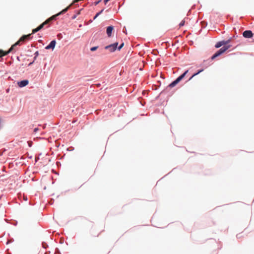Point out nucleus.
<instances>
[{
	"label": "nucleus",
	"instance_id": "f257e3e1",
	"mask_svg": "<svg viewBox=\"0 0 254 254\" xmlns=\"http://www.w3.org/2000/svg\"><path fill=\"white\" fill-rule=\"evenodd\" d=\"M231 40L229 39L227 41H221L218 43H217L215 46V47L216 48H218L222 46H224L222 48H221L220 49H219L214 55H213L211 59L212 60H214L216 57L219 56L223 53H224L226 51H227L229 48H230L231 46L229 45H227V44L230 42Z\"/></svg>",
	"mask_w": 254,
	"mask_h": 254
},
{
	"label": "nucleus",
	"instance_id": "f03ea898",
	"mask_svg": "<svg viewBox=\"0 0 254 254\" xmlns=\"http://www.w3.org/2000/svg\"><path fill=\"white\" fill-rule=\"evenodd\" d=\"M69 7H70V5L68 6L67 7H66L62 11H61V12H60L58 14H56L55 15H53L52 16H51V17H50L49 18L47 19L45 21H44L43 23L40 24L36 28L33 29L32 32L31 34L35 33L39 31V30H40L41 29H42L44 27V26L45 25L49 24L52 20L55 19V18L57 16H58L59 15H61L62 14L64 13L65 12H66L68 10V9L69 8Z\"/></svg>",
	"mask_w": 254,
	"mask_h": 254
},
{
	"label": "nucleus",
	"instance_id": "7ed1b4c3",
	"mask_svg": "<svg viewBox=\"0 0 254 254\" xmlns=\"http://www.w3.org/2000/svg\"><path fill=\"white\" fill-rule=\"evenodd\" d=\"M189 72V70H186L184 73H183L182 75L179 76L175 80L173 81L172 83H171L169 86L170 87H173L175 85H176L180 81H181L184 77L186 76V75L187 74V73Z\"/></svg>",
	"mask_w": 254,
	"mask_h": 254
},
{
	"label": "nucleus",
	"instance_id": "20e7f679",
	"mask_svg": "<svg viewBox=\"0 0 254 254\" xmlns=\"http://www.w3.org/2000/svg\"><path fill=\"white\" fill-rule=\"evenodd\" d=\"M31 34L23 35L19 40L17 41V45H20L25 41L29 40L31 39Z\"/></svg>",
	"mask_w": 254,
	"mask_h": 254
},
{
	"label": "nucleus",
	"instance_id": "39448f33",
	"mask_svg": "<svg viewBox=\"0 0 254 254\" xmlns=\"http://www.w3.org/2000/svg\"><path fill=\"white\" fill-rule=\"evenodd\" d=\"M118 45V43L116 42L113 44H111L108 46H106L105 47V49L106 50H109L110 52H113L116 51V50L117 49V46Z\"/></svg>",
	"mask_w": 254,
	"mask_h": 254
},
{
	"label": "nucleus",
	"instance_id": "423d86ee",
	"mask_svg": "<svg viewBox=\"0 0 254 254\" xmlns=\"http://www.w3.org/2000/svg\"><path fill=\"white\" fill-rule=\"evenodd\" d=\"M243 35L245 38H250L252 37L253 34L251 30H246L243 32Z\"/></svg>",
	"mask_w": 254,
	"mask_h": 254
},
{
	"label": "nucleus",
	"instance_id": "0eeeda50",
	"mask_svg": "<svg viewBox=\"0 0 254 254\" xmlns=\"http://www.w3.org/2000/svg\"><path fill=\"white\" fill-rule=\"evenodd\" d=\"M17 199H19L20 201H22V200L25 201H27V196L22 194L21 192L17 193Z\"/></svg>",
	"mask_w": 254,
	"mask_h": 254
},
{
	"label": "nucleus",
	"instance_id": "6e6552de",
	"mask_svg": "<svg viewBox=\"0 0 254 254\" xmlns=\"http://www.w3.org/2000/svg\"><path fill=\"white\" fill-rule=\"evenodd\" d=\"M56 41L55 40L52 41L50 43L45 47L46 50H49L52 49L53 50L56 46Z\"/></svg>",
	"mask_w": 254,
	"mask_h": 254
},
{
	"label": "nucleus",
	"instance_id": "1a4fd4ad",
	"mask_svg": "<svg viewBox=\"0 0 254 254\" xmlns=\"http://www.w3.org/2000/svg\"><path fill=\"white\" fill-rule=\"evenodd\" d=\"M29 81L28 80H23L17 83L18 85L20 87H23L28 85Z\"/></svg>",
	"mask_w": 254,
	"mask_h": 254
},
{
	"label": "nucleus",
	"instance_id": "9d476101",
	"mask_svg": "<svg viewBox=\"0 0 254 254\" xmlns=\"http://www.w3.org/2000/svg\"><path fill=\"white\" fill-rule=\"evenodd\" d=\"M113 29L114 27L113 26H110L107 28L106 32L108 37H111Z\"/></svg>",
	"mask_w": 254,
	"mask_h": 254
},
{
	"label": "nucleus",
	"instance_id": "9b49d317",
	"mask_svg": "<svg viewBox=\"0 0 254 254\" xmlns=\"http://www.w3.org/2000/svg\"><path fill=\"white\" fill-rule=\"evenodd\" d=\"M203 71V69H201V70H199L197 73H195L194 74H193L189 79V81L190 80L192 79V78L194 77L195 76H196V75H197L198 74H199V73H200L201 72H202Z\"/></svg>",
	"mask_w": 254,
	"mask_h": 254
},
{
	"label": "nucleus",
	"instance_id": "f8f14e48",
	"mask_svg": "<svg viewBox=\"0 0 254 254\" xmlns=\"http://www.w3.org/2000/svg\"><path fill=\"white\" fill-rule=\"evenodd\" d=\"M42 247L44 249H46L48 247V244L46 242H42Z\"/></svg>",
	"mask_w": 254,
	"mask_h": 254
},
{
	"label": "nucleus",
	"instance_id": "ddd939ff",
	"mask_svg": "<svg viewBox=\"0 0 254 254\" xmlns=\"http://www.w3.org/2000/svg\"><path fill=\"white\" fill-rule=\"evenodd\" d=\"M74 148L73 146H70L68 148H67L66 150L68 151H71L74 150Z\"/></svg>",
	"mask_w": 254,
	"mask_h": 254
},
{
	"label": "nucleus",
	"instance_id": "4468645a",
	"mask_svg": "<svg viewBox=\"0 0 254 254\" xmlns=\"http://www.w3.org/2000/svg\"><path fill=\"white\" fill-rule=\"evenodd\" d=\"M34 61L37 59V57L39 55V53L38 51H36L34 54Z\"/></svg>",
	"mask_w": 254,
	"mask_h": 254
},
{
	"label": "nucleus",
	"instance_id": "2eb2a0df",
	"mask_svg": "<svg viewBox=\"0 0 254 254\" xmlns=\"http://www.w3.org/2000/svg\"><path fill=\"white\" fill-rule=\"evenodd\" d=\"M98 46H96V47H92L91 49H90V50L92 52L93 51H96L97 49H98Z\"/></svg>",
	"mask_w": 254,
	"mask_h": 254
},
{
	"label": "nucleus",
	"instance_id": "dca6fc26",
	"mask_svg": "<svg viewBox=\"0 0 254 254\" xmlns=\"http://www.w3.org/2000/svg\"><path fill=\"white\" fill-rule=\"evenodd\" d=\"M124 43H122V44L120 45V46H119V47H118V48H118V50H120L123 48V47L124 46Z\"/></svg>",
	"mask_w": 254,
	"mask_h": 254
},
{
	"label": "nucleus",
	"instance_id": "f3484780",
	"mask_svg": "<svg viewBox=\"0 0 254 254\" xmlns=\"http://www.w3.org/2000/svg\"><path fill=\"white\" fill-rule=\"evenodd\" d=\"M54 200L53 198H51L49 200V203L50 204H53V203H54Z\"/></svg>",
	"mask_w": 254,
	"mask_h": 254
},
{
	"label": "nucleus",
	"instance_id": "a211bd4d",
	"mask_svg": "<svg viewBox=\"0 0 254 254\" xmlns=\"http://www.w3.org/2000/svg\"><path fill=\"white\" fill-rule=\"evenodd\" d=\"M185 24V21L183 20L180 23V26H183Z\"/></svg>",
	"mask_w": 254,
	"mask_h": 254
},
{
	"label": "nucleus",
	"instance_id": "6ab92c4d",
	"mask_svg": "<svg viewBox=\"0 0 254 254\" xmlns=\"http://www.w3.org/2000/svg\"><path fill=\"white\" fill-rule=\"evenodd\" d=\"M39 130V128L38 127H35L34 130H33V131L34 132H37L38 130Z\"/></svg>",
	"mask_w": 254,
	"mask_h": 254
},
{
	"label": "nucleus",
	"instance_id": "aec40b11",
	"mask_svg": "<svg viewBox=\"0 0 254 254\" xmlns=\"http://www.w3.org/2000/svg\"><path fill=\"white\" fill-rule=\"evenodd\" d=\"M101 1V0H99L98 1H96L94 2V4L95 5L98 4Z\"/></svg>",
	"mask_w": 254,
	"mask_h": 254
},
{
	"label": "nucleus",
	"instance_id": "412c9836",
	"mask_svg": "<svg viewBox=\"0 0 254 254\" xmlns=\"http://www.w3.org/2000/svg\"><path fill=\"white\" fill-rule=\"evenodd\" d=\"M55 253L56 254H58V253H59L60 254V250L58 248H56V250H55Z\"/></svg>",
	"mask_w": 254,
	"mask_h": 254
},
{
	"label": "nucleus",
	"instance_id": "4be33fe9",
	"mask_svg": "<svg viewBox=\"0 0 254 254\" xmlns=\"http://www.w3.org/2000/svg\"><path fill=\"white\" fill-rule=\"evenodd\" d=\"M103 11L104 9H102L100 12H98L97 14L99 15L103 12Z\"/></svg>",
	"mask_w": 254,
	"mask_h": 254
},
{
	"label": "nucleus",
	"instance_id": "5701e85b",
	"mask_svg": "<svg viewBox=\"0 0 254 254\" xmlns=\"http://www.w3.org/2000/svg\"><path fill=\"white\" fill-rule=\"evenodd\" d=\"M103 11L104 9H102L100 12H98L97 14L99 15L103 12Z\"/></svg>",
	"mask_w": 254,
	"mask_h": 254
},
{
	"label": "nucleus",
	"instance_id": "b1692460",
	"mask_svg": "<svg viewBox=\"0 0 254 254\" xmlns=\"http://www.w3.org/2000/svg\"><path fill=\"white\" fill-rule=\"evenodd\" d=\"M39 160V157H35V161L37 162Z\"/></svg>",
	"mask_w": 254,
	"mask_h": 254
},
{
	"label": "nucleus",
	"instance_id": "393cba45",
	"mask_svg": "<svg viewBox=\"0 0 254 254\" xmlns=\"http://www.w3.org/2000/svg\"><path fill=\"white\" fill-rule=\"evenodd\" d=\"M110 0H104V3H105V4H107V3L109 1H110Z\"/></svg>",
	"mask_w": 254,
	"mask_h": 254
},
{
	"label": "nucleus",
	"instance_id": "a878e982",
	"mask_svg": "<svg viewBox=\"0 0 254 254\" xmlns=\"http://www.w3.org/2000/svg\"><path fill=\"white\" fill-rule=\"evenodd\" d=\"M98 16H99V15L97 13V14L95 15V16H94V18H93V19H94V20H95V19H96V18H97Z\"/></svg>",
	"mask_w": 254,
	"mask_h": 254
},
{
	"label": "nucleus",
	"instance_id": "bb28decb",
	"mask_svg": "<svg viewBox=\"0 0 254 254\" xmlns=\"http://www.w3.org/2000/svg\"><path fill=\"white\" fill-rule=\"evenodd\" d=\"M81 10H82V9H80V10H79V11L77 12V15H79V14H80V11H81Z\"/></svg>",
	"mask_w": 254,
	"mask_h": 254
},
{
	"label": "nucleus",
	"instance_id": "cd10ccee",
	"mask_svg": "<svg viewBox=\"0 0 254 254\" xmlns=\"http://www.w3.org/2000/svg\"><path fill=\"white\" fill-rule=\"evenodd\" d=\"M34 62V61H33L32 62H31V63H29V64H28V65H29V66H30L31 65H32V64H33Z\"/></svg>",
	"mask_w": 254,
	"mask_h": 254
},
{
	"label": "nucleus",
	"instance_id": "c85d7f7f",
	"mask_svg": "<svg viewBox=\"0 0 254 254\" xmlns=\"http://www.w3.org/2000/svg\"><path fill=\"white\" fill-rule=\"evenodd\" d=\"M237 238H240V234L237 235Z\"/></svg>",
	"mask_w": 254,
	"mask_h": 254
},
{
	"label": "nucleus",
	"instance_id": "c756f323",
	"mask_svg": "<svg viewBox=\"0 0 254 254\" xmlns=\"http://www.w3.org/2000/svg\"><path fill=\"white\" fill-rule=\"evenodd\" d=\"M76 17V15H74L72 16V19H75Z\"/></svg>",
	"mask_w": 254,
	"mask_h": 254
},
{
	"label": "nucleus",
	"instance_id": "7c9ffc66",
	"mask_svg": "<svg viewBox=\"0 0 254 254\" xmlns=\"http://www.w3.org/2000/svg\"><path fill=\"white\" fill-rule=\"evenodd\" d=\"M28 145L29 147H31V142H28Z\"/></svg>",
	"mask_w": 254,
	"mask_h": 254
},
{
	"label": "nucleus",
	"instance_id": "2f4dec72",
	"mask_svg": "<svg viewBox=\"0 0 254 254\" xmlns=\"http://www.w3.org/2000/svg\"><path fill=\"white\" fill-rule=\"evenodd\" d=\"M11 241H8L6 243V244L8 245L9 243H10Z\"/></svg>",
	"mask_w": 254,
	"mask_h": 254
},
{
	"label": "nucleus",
	"instance_id": "473e14b6",
	"mask_svg": "<svg viewBox=\"0 0 254 254\" xmlns=\"http://www.w3.org/2000/svg\"><path fill=\"white\" fill-rule=\"evenodd\" d=\"M163 114H164V112H162Z\"/></svg>",
	"mask_w": 254,
	"mask_h": 254
}]
</instances>
